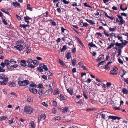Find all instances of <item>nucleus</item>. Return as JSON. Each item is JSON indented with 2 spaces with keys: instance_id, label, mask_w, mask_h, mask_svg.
I'll return each mask as SVG.
<instances>
[{
  "instance_id": "1",
  "label": "nucleus",
  "mask_w": 128,
  "mask_h": 128,
  "mask_svg": "<svg viewBox=\"0 0 128 128\" xmlns=\"http://www.w3.org/2000/svg\"><path fill=\"white\" fill-rule=\"evenodd\" d=\"M5 75L2 74H0V79L3 80L0 81V84L4 86L6 85L8 81V78L5 77Z\"/></svg>"
},
{
  "instance_id": "2",
  "label": "nucleus",
  "mask_w": 128,
  "mask_h": 128,
  "mask_svg": "<svg viewBox=\"0 0 128 128\" xmlns=\"http://www.w3.org/2000/svg\"><path fill=\"white\" fill-rule=\"evenodd\" d=\"M33 110L32 107L28 106H25L24 109V112L26 114H30Z\"/></svg>"
},
{
  "instance_id": "3",
  "label": "nucleus",
  "mask_w": 128,
  "mask_h": 128,
  "mask_svg": "<svg viewBox=\"0 0 128 128\" xmlns=\"http://www.w3.org/2000/svg\"><path fill=\"white\" fill-rule=\"evenodd\" d=\"M118 70V68L116 66L114 67L113 68L112 70H111L110 72V74L113 75H116L117 74V72H116V71Z\"/></svg>"
},
{
  "instance_id": "4",
  "label": "nucleus",
  "mask_w": 128,
  "mask_h": 128,
  "mask_svg": "<svg viewBox=\"0 0 128 128\" xmlns=\"http://www.w3.org/2000/svg\"><path fill=\"white\" fill-rule=\"evenodd\" d=\"M117 16L118 17V18L120 19V23L118 24V25H122L124 24L125 23V21L123 19V18L120 15H117Z\"/></svg>"
},
{
  "instance_id": "5",
  "label": "nucleus",
  "mask_w": 128,
  "mask_h": 128,
  "mask_svg": "<svg viewBox=\"0 0 128 128\" xmlns=\"http://www.w3.org/2000/svg\"><path fill=\"white\" fill-rule=\"evenodd\" d=\"M117 16L118 17V18L120 19V23L118 24V25H122L124 24L125 23V21L123 19V18L120 15H117Z\"/></svg>"
},
{
  "instance_id": "6",
  "label": "nucleus",
  "mask_w": 128,
  "mask_h": 128,
  "mask_svg": "<svg viewBox=\"0 0 128 128\" xmlns=\"http://www.w3.org/2000/svg\"><path fill=\"white\" fill-rule=\"evenodd\" d=\"M62 33L65 36L68 34V32L66 29L64 28L63 27H62L61 28Z\"/></svg>"
},
{
  "instance_id": "7",
  "label": "nucleus",
  "mask_w": 128,
  "mask_h": 128,
  "mask_svg": "<svg viewBox=\"0 0 128 128\" xmlns=\"http://www.w3.org/2000/svg\"><path fill=\"white\" fill-rule=\"evenodd\" d=\"M46 118V116L44 114H41L38 117V121L40 122L41 120H44Z\"/></svg>"
},
{
  "instance_id": "8",
  "label": "nucleus",
  "mask_w": 128,
  "mask_h": 128,
  "mask_svg": "<svg viewBox=\"0 0 128 128\" xmlns=\"http://www.w3.org/2000/svg\"><path fill=\"white\" fill-rule=\"evenodd\" d=\"M23 46L22 45L18 44L16 46H14V48H16L17 50H18L20 51L22 50Z\"/></svg>"
},
{
  "instance_id": "9",
  "label": "nucleus",
  "mask_w": 128,
  "mask_h": 128,
  "mask_svg": "<svg viewBox=\"0 0 128 128\" xmlns=\"http://www.w3.org/2000/svg\"><path fill=\"white\" fill-rule=\"evenodd\" d=\"M108 118L109 119H112L113 120H114L116 119L120 120V119H121V118L120 117H118L116 116H108Z\"/></svg>"
},
{
  "instance_id": "10",
  "label": "nucleus",
  "mask_w": 128,
  "mask_h": 128,
  "mask_svg": "<svg viewBox=\"0 0 128 128\" xmlns=\"http://www.w3.org/2000/svg\"><path fill=\"white\" fill-rule=\"evenodd\" d=\"M24 22L27 23V24H29L30 23L29 20H32L31 18L27 16H24Z\"/></svg>"
},
{
  "instance_id": "11",
  "label": "nucleus",
  "mask_w": 128,
  "mask_h": 128,
  "mask_svg": "<svg viewBox=\"0 0 128 128\" xmlns=\"http://www.w3.org/2000/svg\"><path fill=\"white\" fill-rule=\"evenodd\" d=\"M75 38H76V39L77 40L78 43L80 44V45L82 46L83 48H85V46L83 44L82 42L80 40L79 38L77 37L76 36Z\"/></svg>"
},
{
  "instance_id": "12",
  "label": "nucleus",
  "mask_w": 128,
  "mask_h": 128,
  "mask_svg": "<svg viewBox=\"0 0 128 128\" xmlns=\"http://www.w3.org/2000/svg\"><path fill=\"white\" fill-rule=\"evenodd\" d=\"M112 62H108L107 64L105 65H104L103 66V68L105 69L106 70H110V68L108 65L110 64Z\"/></svg>"
},
{
  "instance_id": "13",
  "label": "nucleus",
  "mask_w": 128,
  "mask_h": 128,
  "mask_svg": "<svg viewBox=\"0 0 128 128\" xmlns=\"http://www.w3.org/2000/svg\"><path fill=\"white\" fill-rule=\"evenodd\" d=\"M8 85L9 86L14 87L16 86V84L15 82H14L10 81L8 82Z\"/></svg>"
},
{
  "instance_id": "14",
  "label": "nucleus",
  "mask_w": 128,
  "mask_h": 128,
  "mask_svg": "<svg viewBox=\"0 0 128 128\" xmlns=\"http://www.w3.org/2000/svg\"><path fill=\"white\" fill-rule=\"evenodd\" d=\"M29 89L30 92L31 93H33L34 94H36L38 92L37 90L36 89L32 88H29Z\"/></svg>"
},
{
  "instance_id": "15",
  "label": "nucleus",
  "mask_w": 128,
  "mask_h": 128,
  "mask_svg": "<svg viewBox=\"0 0 128 128\" xmlns=\"http://www.w3.org/2000/svg\"><path fill=\"white\" fill-rule=\"evenodd\" d=\"M38 94L42 96L45 93V92L43 90L40 89L38 91Z\"/></svg>"
},
{
  "instance_id": "16",
  "label": "nucleus",
  "mask_w": 128,
  "mask_h": 128,
  "mask_svg": "<svg viewBox=\"0 0 128 128\" xmlns=\"http://www.w3.org/2000/svg\"><path fill=\"white\" fill-rule=\"evenodd\" d=\"M59 97L60 100H66L67 99L68 97L66 96H64L62 94H60V95Z\"/></svg>"
},
{
  "instance_id": "17",
  "label": "nucleus",
  "mask_w": 128,
  "mask_h": 128,
  "mask_svg": "<svg viewBox=\"0 0 128 128\" xmlns=\"http://www.w3.org/2000/svg\"><path fill=\"white\" fill-rule=\"evenodd\" d=\"M39 66L42 67V69H44L45 70L47 71L48 69L46 65H45L44 64H41L39 65Z\"/></svg>"
},
{
  "instance_id": "18",
  "label": "nucleus",
  "mask_w": 128,
  "mask_h": 128,
  "mask_svg": "<svg viewBox=\"0 0 128 128\" xmlns=\"http://www.w3.org/2000/svg\"><path fill=\"white\" fill-rule=\"evenodd\" d=\"M126 71L124 69L120 70V75L122 77L123 76L126 74Z\"/></svg>"
},
{
  "instance_id": "19",
  "label": "nucleus",
  "mask_w": 128,
  "mask_h": 128,
  "mask_svg": "<svg viewBox=\"0 0 128 128\" xmlns=\"http://www.w3.org/2000/svg\"><path fill=\"white\" fill-rule=\"evenodd\" d=\"M20 62H21L22 64H20V65L23 67H26V66L27 65L26 63V60H20Z\"/></svg>"
},
{
  "instance_id": "20",
  "label": "nucleus",
  "mask_w": 128,
  "mask_h": 128,
  "mask_svg": "<svg viewBox=\"0 0 128 128\" xmlns=\"http://www.w3.org/2000/svg\"><path fill=\"white\" fill-rule=\"evenodd\" d=\"M115 44V42L114 40L113 42H112L111 44L108 47L107 49H110L112 48L114 46Z\"/></svg>"
},
{
  "instance_id": "21",
  "label": "nucleus",
  "mask_w": 128,
  "mask_h": 128,
  "mask_svg": "<svg viewBox=\"0 0 128 128\" xmlns=\"http://www.w3.org/2000/svg\"><path fill=\"white\" fill-rule=\"evenodd\" d=\"M66 58L67 60H69L72 57V54L71 53L69 52H68L66 54Z\"/></svg>"
},
{
  "instance_id": "22",
  "label": "nucleus",
  "mask_w": 128,
  "mask_h": 128,
  "mask_svg": "<svg viewBox=\"0 0 128 128\" xmlns=\"http://www.w3.org/2000/svg\"><path fill=\"white\" fill-rule=\"evenodd\" d=\"M122 92L124 94H128V90L124 88H123Z\"/></svg>"
},
{
  "instance_id": "23",
  "label": "nucleus",
  "mask_w": 128,
  "mask_h": 128,
  "mask_svg": "<svg viewBox=\"0 0 128 128\" xmlns=\"http://www.w3.org/2000/svg\"><path fill=\"white\" fill-rule=\"evenodd\" d=\"M86 20L89 23L92 25L94 24H95V23L92 20L88 19H86Z\"/></svg>"
},
{
  "instance_id": "24",
  "label": "nucleus",
  "mask_w": 128,
  "mask_h": 128,
  "mask_svg": "<svg viewBox=\"0 0 128 128\" xmlns=\"http://www.w3.org/2000/svg\"><path fill=\"white\" fill-rule=\"evenodd\" d=\"M29 81L28 80H24L23 81V86H26L29 84Z\"/></svg>"
},
{
  "instance_id": "25",
  "label": "nucleus",
  "mask_w": 128,
  "mask_h": 128,
  "mask_svg": "<svg viewBox=\"0 0 128 128\" xmlns=\"http://www.w3.org/2000/svg\"><path fill=\"white\" fill-rule=\"evenodd\" d=\"M104 14L108 18L110 19L111 20H112L114 18L112 16L110 17V16H109L108 15L107 13L106 12H104Z\"/></svg>"
},
{
  "instance_id": "26",
  "label": "nucleus",
  "mask_w": 128,
  "mask_h": 128,
  "mask_svg": "<svg viewBox=\"0 0 128 128\" xmlns=\"http://www.w3.org/2000/svg\"><path fill=\"white\" fill-rule=\"evenodd\" d=\"M88 45L91 47H95L96 48L97 47V46H96L95 44H93L92 42H89Z\"/></svg>"
},
{
  "instance_id": "27",
  "label": "nucleus",
  "mask_w": 128,
  "mask_h": 128,
  "mask_svg": "<svg viewBox=\"0 0 128 128\" xmlns=\"http://www.w3.org/2000/svg\"><path fill=\"white\" fill-rule=\"evenodd\" d=\"M4 62L5 65L8 66L10 64V61L6 59L4 61Z\"/></svg>"
},
{
  "instance_id": "28",
  "label": "nucleus",
  "mask_w": 128,
  "mask_h": 128,
  "mask_svg": "<svg viewBox=\"0 0 128 128\" xmlns=\"http://www.w3.org/2000/svg\"><path fill=\"white\" fill-rule=\"evenodd\" d=\"M7 68L8 70L9 71H12L14 70L12 65L10 66L9 65L7 66Z\"/></svg>"
},
{
  "instance_id": "29",
  "label": "nucleus",
  "mask_w": 128,
  "mask_h": 128,
  "mask_svg": "<svg viewBox=\"0 0 128 128\" xmlns=\"http://www.w3.org/2000/svg\"><path fill=\"white\" fill-rule=\"evenodd\" d=\"M66 46V45H64L63 46L62 48L60 50L61 52H62L63 51H65L67 49Z\"/></svg>"
},
{
  "instance_id": "30",
  "label": "nucleus",
  "mask_w": 128,
  "mask_h": 128,
  "mask_svg": "<svg viewBox=\"0 0 128 128\" xmlns=\"http://www.w3.org/2000/svg\"><path fill=\"white\" fill-rule=\"evenodd\" d=\"M7 117L6 116H2L0 117V121H2L5 120L6 119H7Z\"/></svg>"
},
{
  "instance_id": "31",
  "label": "nucleus",
  "mask_w": 128,
  "mask_h": 128,
  "mask_svg": "<svg viewBox=\"0 0 128 128\" xmlns=\"http://www.w3.org/2000/svg\"><path fill=\"white\" fill-rule=\"evenodd\" d=\"M16 62V61L14 59H11L10 60V62L12 64H15Z\"/></svg>"
},
{
  "instance_id": "32",
  "label": "nucleus",
  "mask_w": 128,
  "mask_h": 128,
  "mask_svg": "<svg viewBox=\"0 0 128 128\" xmlns=\"http://www.w3.org/2000/svg\"><path fill=\"white\" fill-rule=\"evenodd\" d=\"M12 4L14 6H15L16 7H17V6H19L20 4L19 3L17 2H13L12 3Z\"/></svg>"
},
{
  "instance_id": "33",
  "label": "nucleus",
  "mask_w": 128,
  "mask_h": 128,
  "mask_svg": "<svg viewBox=\"0 0 128 128\" xmlns=\"http://www.w3.org/2000/svg\"><path fill=\"white\" fill-rule=\"evenodd\" d=\"M30 126L32 128H35L36 127V124H34L33 121H32L30 123Z\"/></svg>"
},
{
  "instance_id": "34",
  "label": "nucleus",
  "mask_w": 128,
  "mask_h": 128,
  "mask_svg": "<svg viewBox=\"0 0 128 128\" xmlns=\"http://www.w3.org/2000/svg\"><path fill=\"white\" fill-rule=\"evenodd\" d=\"M27 67L28 68H34L36 66L31 64H28L27 65Z\"/></svg>"
},
{
  "instance_id": "35",
  "label": "nucleus",
  "mask_w": 128,
  "mask_h": 128,
  "mask_svg": "<svg viewBox=\"0 0 128 128\" xmlns=\"http://www.w3.org/2000/svg\"><path fill=\"white\" fill-rule=\"evenodd\" d=\"M68 110V107H64V108L63 109V110L62 111V112L63 113H65L66 112H67Z\"/></svg>"
},
{
  "instance_id": "36",
  "label": "nucleus",
  "mask_w": 128,
  "mask_h": 128,
  "mask_svg": "<svg viewBox=\"0 0 128 128\" xmlns=\"http://www.w3.org/2000/svg\"><path fill=\"white\" fill-rule=\"evenodd\" d=\"M42 69V67L39 66V67L37 68V70L38 72H42L43 71Z\"/></svg>"
},
{
  "instance_id": "37",
  "label": "nucleus",
  "mask_w": 128,
  "mask_h": 128,
  "mask_svg": "<svg viewBox=\"0 0 128 128\" xmlns=\"http://www.w3.org/2000/svg\"><path fill=\"white\" fill-rule=\"evenodd\" d=\"M67 91L71 95H72V94L73 91L70 88H68L67 90Z\"/></svg>"
},
{
  "instance_id": "38",
  "label": "nucleus",
  "mask_w": 128,
  "mask_h": 128,
  "mask_svg": "<svg viewBox=\"0 0 128 128\" xmlns=\"http://www.w3.org/2000/svg\"><path fill=\"white\" fill-rule=\"evenodd\" d=\"M26 62L28 64H30V63H32L33 62V60L31 58H29L26 60Z\"/></svg>"
},
{
  "instance_id": "39",
  "label": "nucleus",
  "mask_w": 128,
  "mask_h": 128,
  "mask_svg": "<svg viewBox=\"0 0 128 128\" xmlns=\"http://www.w3.org/2000/svg\"><path fill=\"white\" fill-rule=\"evenodd\" d=\"M78 64L82 68L84 66V63L82 62H79Z\"/></svg>"
},
{
  "instance_id": "40",
  "label": "nucleus",
  "mask_w": 128,
  "mask_h": 128,
  "mask_svg": "<svg viewBox=\"0 0 128 128\" xmlns=\"http://www.w3.org/2000/svg\"><path fill=\"white\" fill-rule=\"evenodd\" d=\"M18 84L20 86H23V81L20 80L18 81Z\"/></svg>"
},
{
  "instance_id": "41",
  "label": "nucleus",
  "mask_w": 128,
  "mask_h": 128,
  "mask_svg": "<svg viewBox=\"0 0 128 128\" xmlns=\"http://www.w3.org/2000/svg\"><path fill=\"white\" fill-rule=\"evenodd\" d=\"M38 61L37 60H33L32 62L34 64L37 65L38 64Z\"/></svg>"
},
{
  "instance_id": "42",
  "label": "nucleus",
  "mask_w": 128,
  "mask_h": 128,
  "mask_svg": "<svg viewBox=\"0 0 128 128\" xmlns=\"http://www.w3.org/2000/svg\"><path fill=\"white\" fill-rule=\"evenodd\" d=\"M27 9L29 10L30 11H31L32 8L30 7V5L29 4H28L27 5Z\"/></svg>"
},
{
  "instance_id": "43",
  "label": "nucleus",
  "mask_w": 128,
  "mask_h": 128,
  "mask_svg": "<svg viewBox=\"0 0 128 128\" xmlns=\"http://www.w3.org/2000/svg\"><path fill=\"white\" fill-rule=\"evenodd\" d=\"M0 10L2 12L5 13L6 14H8V15H10L9 13V12L8 11H6L5 10H4V9L3 8L2 9H1Z\"/></svg>"
},
{
  "instance_id": "44",
  "label": "nucleus",
  "mask_w": 128,
  "mask_h": 128,
  "mask_svg": "<svg viewBox=\"0 0 128 128\" xmlns=\"http://www.w3.org/2000/svg\"><path fill=\"white\" fill-rule=\"evenodd\" d=\"M48 12L43 14V16L45 17H47L48 16Z\"/></svg>"
},
{
  "instance_id": "45",
  "label": "nucleus",
  "mask_w": 128,
  "mask_h": 128,
  "mask_svg": "<svg viewBox=\"0 0 128 128\" xmlns=\"http://www.w3.org/2000/svg\"><path fill=\"white\" fill-rule=\"evenodd\" d=\"M83 96L86 99H88V98L86 96V93L84 92H83Z\"/></svg>"
},
{
  "instance_id": "46",
  "label": "nucleus",
  "mask_w": 128,
  "mask_h": 128,
  "mask_svg": "<svg viewBox=\"0 0 128 128\" xmlns=\"http://www.w3.org/2000/svg\"><path fill=\"white\" fill-rule=\"evenodd\" d=\"M30 86L32 87H34L36 88V85L35 84L33 83L30 84Z\"/></svg>"
},
{
  "instance_id": "47",
  "label": "nucleus",
  "mask_w": 128,
  "mask_h": 128,
  "mask_svg": "<svg viewBox=\"0 0 128 128\" xmlns=\"http://www.w3.org/2000/svg\"><path fill=\"white\" fill-rule=\"evenodd\" d=\"M27 100L29 102H32L33 100V99L32 97H30L28 98Z\"/></svg>"
},
{
  "instance_id": "48",
  "label": "nucleus",
  "mask_w": 128,
  "mask_h": 128,
  "mask_svg": "<svg viewBox=\"0 0 128 128\" xmlns=\"http://www.w3.org/2000/svg\"><path fill=\"white\" fill-rule=\"evenodd\" d=\"M122 44L119 43L118 42H116L115 43L116 46H118L119 48L120 46Z\"/></svg>"
},
{
  "instance_id": "49",
  "label": "nucleus",
  "mask_w": 128,
  "mask_h": 128,
  "mask_svg": "<svg viewBox=\"0 0 128 128\" xmlns=\"http://www.w3.org/2000/svg\"><path fill=\"white\" fill-rule=\"evenodd\" d=\"M2 22L5 25H7L8 24L7 22L4 18H2Z\"/></svg>"
},
{
  "instance_id": "50",
  "label": "nucleus",
  "mask_w": 128,
  "mask_h": 128,
  "mask_svg": "<svg viewBox=\"0 0 128 128\" xmlns=\"http://www.w3.org/2000/svg\"><path fill=\"white\" fill-rule=\"evenodd\" d=\"M76 60H75L74 59L73 60H72V66H74L76 65Z\"/></svg>"
},
{
  "instance_id": "51",
  "label": "nucleus",
  "mask_w": 128,
  "mask_h": 128,
  "mask_svg": "<svg viewBox=\"0 0 128 128\" xmlns=\"http://www.w3.org/2000/svg\"><path fill=\"white\" fill-rule=\"evenodd\" d=\"M13 119L14 120V118H11V120H9V122L8 123L10 124L12 123H14V122L13 121Z\"/></svg>"
},
{
  "instance_id": "52",
  "label": "nucleus",
  "mask_w": 128,
  "mask_h": 128,
  "mask_svg": "<svg viewBox=\"0 0 128 128\" xmlns=\"http://www.w3.org/2000/svg\"><path fill=\"white\" fill-rule=\"evenodd\" d=\"M61 1H62L64 4H68L69 3V2L66 0H61Z\"/></svg>"
},
{
  "instance_id": "53",
  "label": "nucleus",
  "mask_w": 128,
  "mask_h": 128,
  "mask_svg": "<svg viewBox=\"0 0 128 128\" xmlns=\"http://www.w3.org/2000/svg\"><path fill=\"white\" fill-rule=\"evenodd\" d=\"M117 38L118 40H120V41L121 42L123 41L122 36H119L118 35L117 36Z\"/></svg>"
},
{
  "instance_id": "54",
  "label": "nucleus",
  "mask_w": 128,
  "mask_h": 128,
  "mask_svg": "<svg viewBox=\"0 0 128 128\" xmlns=\"http://www.w3.org/2000/svg\"><path fill=\"white\" fill-rule=\"evenodd\" d=\"M109 30L110 32H114L116 29V27L112 28H109Z\"/></svg>"
},
{
  "instance_id": "55",
  "label": "nucleus",
  "mask_w": 128,
  "mask_h": 128,
  "mask_svg": "<svg viewBox=\"0 0 128 128\" xmlns=\"http://www.w3.org/2000/svg\"><path fill=\"white\" fill-rule=\"evenodd\" d=\"M84 5L86 7H87L89 8H92V7L90 5H88L87 3L86 2L84 3Z\"/></svg>"
},
{
  "instance_id": "56",
  "label": "nucleus",
  "mask_w": 128,
  "mask_h": 128,
  "mask_svg": "<svg viewBox=\"0 0 128 128\" xmlns=\"http://www.w3.org/2000/svg\"><path fill=\"white\" fill-rule=\"evenodd\" d=\"M61 93V91L59 89L56 88V94H60Z\"/></svg>"
},
{
  "instance_id": "57",
  "label": "nucleus",
  "mask_w": 128,
  "mask_h": 128,
  "mask_svg": "<svg viewBox=\"0 0 128 128\" xmlns=\"http://www.w3.org/2000/svg\"><path fill=\"white\" fill-rule=\"evenodd\" d=\"M48 90L50 92H52V87L51 86H50V85H49L48 86Z\"/></svg>"
},
{
  "instance_id": "58",
  "label": "nucleus",
  "mask_w": 128,
  "mask_h": 128,
  "mask_svg": "<svg viewBox=\"0 0 128 128\" xmlns=\"http://www.w3.org/2000/svg\"><path fill=\"white\" fill-rule=\"evenodd\" d=\"M16 16L17 19L20 21H22V19L21 17L19 16H18L17 14H16Z\"/></svg>"
},
{
  "instance_id": "59",
  "label": "nucleus",
  "mask_w": 128,
  "mask_h": 128,
  "mask_svg": "<svg viewBox=\"0 0 128 128\" xmlns=\"http://www.w3.org/2000/svg\"><path fill=\"white\" fill-rule=\"evenodd\" d=\"M105 62L104 61H102L98 63V66H99L100 65H102L104 64V62Z\"/></svg>"
},
{
  "instance_id": "60",
  "label": "nucleus",
  "mask_w": 128,
  "mask_h": 128,
  "mask_svg": "<svg viewBox=\"0 0 128 128\" xmlns=\"http://www.w3.org/2000/svg\"><path fill=\"white\" fill-rule=\"evenodd\" d=\"M43 86L42 84H39L38 85V88H42Z\"/></svg>"
},
{
  "instance_id": "61",
  "label": "nucleus",
  "mask_w": 128,
  "mask_h": 128,
  "mask_svg": "<svg viewBox=\"0 0 128 128\" xmlns=\"http://www.w3.org/2000/svg\"><path fill=\"white\" fill-rule=\"evenodd\" d=\"M100 116H102L101 118H103L105 120L106 118V115L105 114H101Z\"/></svg>"
},
{
  "instance_id": "62",
  "label": "nucleus",
  "mask_w": 128,
  "mask_h": 128,
  "mask_svg": "<svg viewBox=\"0 0 128 128\" xmlns=\"http://www.w3.org/2000/svg\"><path fill=\"white\" fill-rule=\"evenodd\" d=\"M69 39H70L71 40V41H70L68 43V44L69 45H72L73 44V41L72 40V39H70V38H68Z\"/></svg>"
},
{
  "instance_id": "63",
  "label": "nucleus",
  "mask_w": 128,
  "mask_h": 128,
  "mask_svg": "<svg viewBox=\"0 0 128 128\" xmlns=\"http://www.w3.org/2000/svg\"><path fill=\"white\" fill-rule=\"evenodd\" d=\"M76 102L78 103L81 104L83 103L82 101V100H80L78 102Z\"/></svg>"
},
{
  "instance_id": "64",
  "label": "nucleus",
  "mask_w": 128,
  "mask_h": 128,
  "mask_svg": "<svg viewBox=\"0 0 128 128\" xmlns=\"http://www.w3.org/2000/svg\"><path fill=\"white\" fill-rule=\"evenodd\" d=\"M52 113L54 114L56 113V109L55 108H53L52 110Z\"/></svg>"
}]
</instances>
